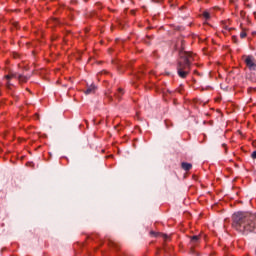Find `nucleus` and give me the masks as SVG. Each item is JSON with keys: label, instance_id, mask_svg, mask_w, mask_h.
I'll list each match as a JSON object with an SVG mask.
<instances>
[{"label": "nucleus", "instance_id": "nucleus-16", "mask_svg": "<svg viewBox=\"0 0 256 256\" xmlns=\"http://www.w3.org/2000/svg\"><path fill=\"white\" fill-rule=\"evenodd\" d=\"M145 43H147V45H149V44H150V43H149V40H146V41H145Z\"/></svg>", "mask_w": 256, "mask_h": 256}, {"label": "nucleus", "instance_id": "nucleus-17", "mask_svg": "<svg viewBox=\"0 0 256 256\" xmlns=\"http://www.w3.org/2000/svg\"><path fill=\"white\" fill-rule=\"evenodd\" d=\"M7 85H11V84L9 83V81H8Z\"/></svg>", "mask_w": 256, "mask_h": 256}, {"label": "nucleus", "instance_id": "nucleus-12", "mask_svg": "<svg viewBox=\"0 0 256 256\" xmlns=\"http://www.w3.org/2000/svg\"><path fill=\"white\" fill-rule=\"evenodd\" d=\"M203 16L205 17V19H209L211 17V14H209V12H204Z\"/></svg>", "mask_w": 256, "mask_h": 256}, {"label": "nucleus", "instance_id": "nucleus-11", "mask_svg": "<svg viewBox=\"0 0 256 256\" xmlns=\"http://www.w3.org/2000/svg\"><path fill=\"white\" fill-rule=\"evenodd\" d=\"M150 235H154V237H161V233L155 231H151Z\"/></svg>", "mask_w": 256, "mask_h": 256}, {"label": "nucleus", "instance_id": "nucleus-4", "mask_svg": "<svg viewBox=\"0 0 256 256\" xmlns=\"http://www.w3.org/2000/svg\"><path fill=\"white\" fill-rule=\"evenodd\" d=\"M201 243V236H191L190 237V245H191V253H195L194 247H197Z\"/></svg>", "mask_w": 256, "mask_h": 256}, {"label": "nucleus", "instance_id": "nucleus-15", "mask_svg": "<svg viewBox=\"0 0 256 256\" xmlns=\"http://www.w3.org/2000/svg\"><path fill=\"white\" fill-rule=\"evenodd\" d=\"M153 3H161V0H152Z\"/></svg>", "mask_w": 256, "mask_h": 256}, {"label": "nucleus", "instance_id": "nucleus-2", "mask_svg": "<svg viewBox=\"0 0 256 256\" xmlns=\"http://www.w3.org/2000/svg\"><path fill=\"white\" fill-rule=\"evenodd\" d=\"M182 50L180 51V60L177 63V75L180 79H187L191 73V65L195 61V55L191 52L183 51V41H181Z\"/></svg>", "mask_w": 256, "mask_h": 256}, {"label": "nucleus", "instance_id": "nucleus-7", "mask_svg": "<svg viewBox=\"0 0 256 256\" xmlns=\"http://www.w3.org/2000/svg\"><path fill=\"white\" fill-rule=\"evenodd\" d=\"M5 79H7V81H9V79H19V74L11 72L5 76Z\"/></svg>", "mask_w": 256, "mask_h": 256}, {"label": "nucleus", "instance_id": "nucleus-5", "mask_svg": "<svg viewBox=\"0 0 256 256\" xmlns=\"http://www.w3.org/2000/svg\"><path fill=\"white\" fill-rule=\"evenodd\" d=\"M97 91V86L95 84H91L87 87V89L84 91L85 95H93Z\"/></svg>", "mask_w": 256, "mask_h": 256}, {"label": "nucleus", "instance_id": "nucleus-14", "mask_svg": "<svg viewBox=\"0 0 256 256\" xmlns=\"http://www.w3.org/2000/svg\"><path fill=\"white\" fill-rule=\"evenodd\" d=\"M251 157L252 159H256V151L252 152Z\"/></svg>", "mask_w": 256, "mask_h": 256}, {"label": "nucleus", "instance_id": "nucleus-6", "mask_svg": "<svg viewBox=\"0 0 256 256\" xmlns=\"http://www.w3.org/2000/svg\"><path fill=\"white\" fill-rule=\"evenodd\" d=\"M181 168L184 171H191V169L193 168V165L191 163H187V162H182L181 163Z\"/></svg>", "mask_w": 256, "mask_h": 256}, {"label": "nucleus", "instance_id": "nucleus-1", "mask_svg": "<svg viewBox=\"0 0 256 256\" xmlns=\"http://www.w3.org/2000/svg\"><path fill=\"white\" fill-rule=\"evenodd\" d=\"M233 227L240 233H256V214L237 212L232 216Z\"/></svg>", "mask_w": 256, "mask_h": 256}, {"label": "nucleus", "instance_id": "nucleus-9", "mask_svg": "<svg viewBox=\"0 0 256 256\" xmlns=\"http://www.w3.org/2000/svg\"><path fill=\"white\" fill-rule=\"evenodd\" d=\"M18 81H19V83H27V81H29V77L19 74Z\"/></svg>", "mask_w": 256, "mask_h": 256}, {"label": "nucleus", "instance_id": "nucleus-3", "mask_svg": "<svg viewBox=\"0 0 256 256\" xmlns=\"http://www.w3.org/2000/svg\"><path fill=\"white\" fill-rule=\"evenodd\" d=\"M244 63L246 64V67H248L249 71H256L255 57L252 55L246 56Z\"/></svg>", "mask_w": 256, "mask_h": 256}, {"label": "nucleus", "instance_id": "nucleus-10", "mask_svg": "<svg viewBox=\"0 0 256 256\" xmlns=\"http://www.w3.org/2000/svg\"><path fill=\"white\" fill-rule=\"evenodd\" d=\"M49 24L51 25H59V20L56 18H53L52 20L49 21Z\"/></svg>", "mask_w": 256, "mask_h": 256}, {"label": "nucleus", "instance_id": "nucleus-18", "mask_svg": "<svg viewBox=\"0 0 256 256\" xmlns=\"http://www.w3.org/2000/svg\"><path fill=\"white\" fill-rule=\"evenodd\" d=\"M163 237H167V235H163Z\"/></svg>", "mask_w": 256, "mask_h": 256}, {"label": "nucleus", "instance_id": "nucleus-8", "mask_svg": "<svg viewBox=\"0 0 256 256\" xmlns=\"http://www.w3.org/2000/svg\"><path fill=\"white\" fill-rule=\"evenodd\" d=\"M114 95L116 99H121L125 95V91L122 88H118V91Z\"/></svg>", "mask_w": 256, "mask_h": 256}, {"label": "nucleus", "instance_id": "nucleus-13", "mask_svg": "<svg viewBox=\"0 0 256 256\" xmlns=\"http://www.w3.org/2000/svg\"><path fill=\"white\" fill-rule=\"evenodd\" d=\"M240 37H241V39H245V37H247V33L246 32H241Z\"/></svg>", "mask_w": 256, "mask_h": 256}]
</instances>
